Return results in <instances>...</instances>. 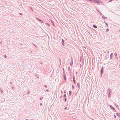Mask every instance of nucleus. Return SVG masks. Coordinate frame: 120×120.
Returning a JSON list of instances; mask_svg holds the SVG:
<instances>
[{"label": "nucleus", "mask_w": 120, "mask_h": 120, "mask_svg": "<svg viewBox=\"0 0 120 120\" xmlns=\"http://www.w3.org/2000/svg\"><path fill=\"white\" fill-rule=\"evenodd\" d=\"M93 26L95 28H97V26H96L95 25H93Z\"/></svg>", "instance_id": "9d476101"}, {"label": "nucleus", "mask_w": 120, "mask_h": 120, "mask_svg": "<svg viewBox=\"0 0 120 120\" xmlns=\"http://www.w3.org/2000/svg\"><path fill=\"white\" fill-rule=\"evenodd\" d=\"M30 9H31V10H32V11H33V8H31V7H30Z\"/></svg>", "instance_id": "dca6fc26"}, {"label": "nucleus", "mask_w": 120, "mask_h": 120, "mask_svg": "<svg viewBox=\"0 0 120 120\" xmlns=\"http://www.w3.org/2000/svg\"><path fill=\"white\" fill-rule=\"evenodd\" d=\"M66 100H67V99H66V98H65V99H64V101H65V102H66Z\"/></svg>", "instance_id": "cd10ccee"}, {"label": "nucleus", "mask_w": 120, "mask_h": 120, "mask_svg": "<svg viewBox=\"0 0 120 120\" xmlns=\"http://www.w3.org/2000/svg\"><path fill=\"white\" fill-rule=\"evenodd\" d=\"M97 11L98 12H99V13L100 12V11H99V10L98 9V10H97Z\"/></svg>", "instance_id": "c9c22d12"}, {"label": "nucleus", "mask_w": 120, "mask_h": 120, "mask_svg": "<svg viewBox=\"0 0 120 120\" xmlns=\"http://www.w3.org/2000/svg\"><path fill=\"white\" fill-rule=\"evenodd\" d=\"M62 41L63 42V43H64V40L63 39H62Z\"/></svg>", "instance_id": "bb28decb"}, {"label": "nucleus", "mask_w": 120, "mask_h": 120, "mask_svg": "<svg viewBox=\"0 0 120 120\" xmlns=\"http://www.w3.org/2000/svg\"><path fill=\"white\" fill-rule=\"evenodd\" d=\"M112 54H113V53H111L110 55V58L111 59H112Z\"/></svg>", "instance_id": "6e6552de"}, {"label": "nucleus", "mask_w": 120, "mask_h": 120, "mask_svg": "<svg viewBox=\"0 0 120 120\" xmlns=\"http://www.w3.org/2000/svg\"><path fill=\"white\" fill-rule=\"evenodd\" d=\"M74 87V85H73L72 86V88H73Z\"/></svg>", "instance_id": "4be33fe9"}, {"label": "nucleus", "mask_w": 120, "mask_h": 120, "mask_svg": "<svg viewBox=\"0 0 120 120\" xmlns=\"http://www.w3.org/2000/svg\"><path fill=\"white\" fill-rule=\"evenodd\" d=\"M61 93H63V92L62 91H61Z\"/></svg>", "instance_id": "49530a36"}, {"label": "nucleus", "mask_w": 120, "mask_h": 120, "mask_svg": "<svg viewBox=\"0 0 120 120\" xmlns=\"http://www.w3.org/2000/svg\"><path fill=\"white\" fill-rule=\"evenodd\" d=\"M36 19L38 20V21H39V22H42L43 23V22H41V19H38V18H36Z\"/></svg>", "instance_id": "39448f33"}, {"label": "nucleus", "mask_w": 120, "mask_h": 120, "mask_svg": "<svg viewBox=\"0 0 120 120\" xmlns=\"http://www.w3.org/2000/svg\"><path fill=\"white\" fill-rule=\"evenodd\" d=\"M64 80H66V76L65 75H64Z\"/></svg>", "instance_id": "0eeeda50"}, {"label": "nucleus", "mask_w": 120, "mask_h": 120, "mask_svg": "<svg viewBox=\"0 0 120 120\" xmlns=\"http://www.w3.org/2000/svg\"><path fill=\"white\" fill-rule=\"evenodd\" d=\"M63 71H64V68H63Z\"/></svg>", "instance_id": "603ef678"}, {"label": "nucleus", "mask_w": 120, "mask_h": 120, "mask_svg": "<svg viewBox=\"0 0 120 120\" xmlns=\"http://www.w3.org/2000/svg\"><path fill=\"white\" fill-rule=\"evenodd\" d=\"M116 116L115 115H114V118H116Z\"/></svg>", "instance_id": "c756f323"}, {"label": "nucleus", "mask_w": 120, "mask_h": 120, "mask_svg": "<svg viewBox=\"0 0 120 120\" xmlns=\"http://www.w3.org/2000/svg\"><path fill=\"white\" fill-rule=\"evenodd\" d=\"M104 22L105 24L107 26L108 25V24L105 21Z\"/></svg>", "instance_id": "a211bd4d"}, {"label": "nucleus", "mask_w": 120, "mask_h": 120, "mask_svg": "<svg viewBox=\"0 0 120 120\" xmlns=\"http://www.w3.org/2000/svg\"><path fill=\"white\" fill-rule=\"evenodd\" d=\"M0 42V43H2V42Z\"/></svg>", "instance_id": "8fccbe9b"}, {"label": "nucleus", "mask_w": 120, "mask_h": 120, "mask_svg": "<svg viewBox=\"0 0 120 120\" xmlns=\"http://www.w3.org/2000/svg\"><path fill=\"white\" fill-rule=\"evenodd\" d=\"M42 99H43V97H41V98H40V100H42Z\"/></svg>", "instance_id": "b1692460"}, {"label": "nucleus", "mask_w": 120, "mask_h": 120, "mask_svg": "<svg viewBox=\"0 0 120 120\" xmlns=\"http://www.w3.org/2000/svg\"><path fill=\"white\" fill-rule=\"evenodd\" d=\"M71 91H69V95H71Z\"/></svg>", "instance_id": "9b49d317"}, {"label": "nucleus", "mask_w": 120, "mask_h": 120, "mask_svg": "<svg viewBox=\"0 0 120 120\" xmlns=\"http://www.w3.org/2000/svg\"><path fill=\"white\" fill-rule=\"evenodd\" d=\"M26 120H28V119H26Z\"/></svg>", "instance_id": "09e8293b"}, {"label": "nucleus", "mask_w": 120, "mask_h": 120, "mask_svg": "<svg viewBox=\"0 0 120 120\" xmlns=\"http://www.w3.org/2000/svg\"><path fill=\"white\" fill-rule=\"evenodd\" d=\"M102 18L103 19H105L106 18H107V17H104V15L102 17Z\"/></svg>", "instance_id": "1a4fd4ad"}, {"label": "nucleus", "mask_w": 120, "mask_h": 120, "mask_svg": "<svg viewBox=\"0 0 120 120\" xmlns=\"http://www.w3.org/2000/svg\"><path fill=\"white\" fill-rule=\"evenodd\" d=\"M110 90H111L109 88L108 89V90H107V92H111V91H110Z\"/></svg>", "instance_id": "423d86ee"}, {"label": "nucleus", "mask_w": 120, "mask_h": 120, "mask_svg": "<svg viewBox=\"0 0 120 120\" xmlns=\"http://www.w3.org/2000/svg\"><path fill=\"white\" fill-rule=\"evenodd\" d=\"M44 86L46 87H47V86L46 85H45V86Z\"/></svg>", "instance_id": "58836bf2"}, {"label": "nucleus", "mask_w": 120, "mask_h": 120, "mask_svg": "<svg viewBox=\"0 0 120 120\" xmlns=\"http://www.w3.org/2000/svg\"><path fill=\"white\" fill-rule=\"evenodd\" d=\"M63 73H64V72H63Z\"/></svg>", "instance_id": "864d4df0"}, {"label": "nucleus", "mask_w": 120, "mask_h": 120, "mask_svg": "<svg viewBox=\"0 0 120 120\" xmlns=\"http://www.w3.org/2000/svg\"><path fill=\"white\" fill-rule=\"evenodd\" d=\"M10 83L11 84H12V82H10Z\"/></svg>", "instance_id": "a19ab883"}, {"label": "nucleus", "mask_w": 120, "mask_h": 120, "mask_svg": "<svg viewBox=\"0 0 120 120\" xmlns=\"http://www.w3.org/2000/svg\"><path fill=\"white\" fill-rule=\"evenodd\" d=\"M106 31H109V30L108 29H107L106 30Z\"/></svg>", "instance_id": "473e14b6"}, {"label": "nucleus", "mask_w": 120, "mask_h": 120, "mask_svg": "<svg viewBox=\"0 0 120 120\" xmlns=\"http://www.w3.org/2000/svg\"><path fill=\"white\" fill-rule=\"evenodd\" d=\"M102 68H103V67H102V68L101 69V75H102V74L103 72V69Z\"/></svg>", "instance_id": "7ed1b4c3"}, {"label": "nucleus", "mask_w": 120, "mask_h": 120, "mask_svg": "<svg viewBox=\"0 0 120 120\" xmlns=\"http://www.w3.org/2000/svg\"><path fill=\"white\" fill-rule=\"evenodd\" d=\"M4 57L5 58L7 57V56L6 55H5Z\"/></svg>", "instance_id": "e433bc0d"}, {"label": "nucleus", "mask_w": 120, "mask_h": 120, "mask_svg": "<svg viewBox=\"0 0 120 120\" xmlns=\"http://www.w3.org/2000/svg\"><path fill=\"white\" fill-rule=\"evenodd\" d=\"M75 76L74 75L73 76V80H75Z\"/></svg>", "instance_id": "2eb2a0df"}, {"label": "nucleus", "mask_w": 120, "mask_h": 120, "mask_svg": "<svg viewBox=\"0 0 120 120\" xmlns=\"http://www.w3.org/2000/svg\"><path fill=\"white\" fill-rule=\"evenodd\" d=\"M109 92V95L110 94V92Z\"/></svg>", "instance_id": "c03bdc74"}, {"label": "nucleus", "mask_w": 120, "mask_h": 120, "mask_svg": "<svg viewBox=\"0 0 120 120\" xmlns=\"http://www.w3.org/2000/svg\"><path fill=\"white\" fill-rule=\"evenodd\" d=\"M66 95L65 94H64V97L65 98L66 97Z\"/></svg>", "instance_id": "f3484780"}, {"label": "nucleus", "mask_w": 120, "mask_h": 120, "mask_svg": "<svg viewBox=\"0 0 120 120\" xmlns=\"http://www.w3.org/2000/svg\"><path fill=\"white\" fill-rule=\"evenodd\" d=\"M119 114V113H116V115H117V116H118V114Z\"/></svg>", "instance_id": "79ce46f5"}, {"label": "nucleus", "mask_w": 120, "mask_h": 120, "mask_svg": "<svg viewBox=\"0 0 120 120\" xmlns=\"http://www.w3.org/2000/svg\"><path fill=\"white\" fill-rule=\"evenodd\" d=\"M64 43H63H63H62V44L63 45V46H64L65 45H64Z\"/></svg>", "instance_id": "7c9ffc66"}, {"label": "nucleus", "mask_w": 120, "mask_h": 120, "mask_svg": "<svg viewBox=\"0 0 120 120\" xmlns=\"http://www.w3.org/2000/svg\"><path fill=\"white\" fill-rule=\"evenodd\" d=\"M110 108L114 111H115V108L113 107L111 105H110Z\"/></svg>", "instance_id": "20e7f679"}, {"label": "nucleus", "mask_w": 120, "mask_h": 120, "mask_svg": "<svg viewBox=\"0 0 120 120\" xmlns=\"http://www.w3.org/2000/svg\"><path fill=\"white\" fill-rule=\"evenodd\" d=\"M30 93V91H29V90L26 93V94H29Z\"/></svg>", "instance_id": "ddd939ff"}, {"label": "nucleus", "mask_w": 120, "mask_h": 120, "mask_svg": "<svg viewBox=\"0 0 120 120\" xmlns=\"http://www.w3.org/2000/svg\"><path fill=\"white\" fill-rule=\"evenodd\" d=\"M117 54L115 52L114 53V55L115 56H117Z\"/></svg>", "instance_id": "4468645a"}, {"label": "nucleus", "mask_w": 120, "mask_h": 120, "mask_svg": "<svg viewBox=\"0 0 120 120\" xmlns=\"http://www.w3.org/2000/svg\"><path fill=\"white\" fill-rule=\"evenodd\" d=\"M73 81L74 82V84H75V80H73Z\"/></svg>", "instance_id": "5701e85b"}, {"label": "nucleus", "mask_w": 120, "mask_h": 120, "mask_svg": "<svg viewBox=\"0 0 120 120\" xmlns=\"http://www.w3.org/2000/svg\"><path fill=\"white\" fill-rule=\"evenodd\" d=\"M67 109V107H65L64 108V109Z\"/></svg>", "instance_id": "aec40b11"}, {"label": "nucleus", "mask_w": 120, "mask_h": 120, "mask_svg": "<svg viewBox=\"0 0 120 120\" xmlns=\"http://www.w3.org/2000/svg\"><path fill=\"white\" fill-rule=\"evenodd\" d=\"M100 14V15H102V14L101 13V12H100L99 13Z\"/></svg>", "instance_id": "6ab92c4d"}, {"label": "nucleus", "mask_w": 120, "mask_h": 120, "mask_svg": "<svg viewBox=\"0 0 120 120\" xmlns=\"http://www.w3.org/2000/svg\"><path fill=\"white\" fill-rule=\"evenodd\" d=\"M47 25L48 26H50V25L48 23H47Z\"/></svg>", "instance_id": "a878e982"}, {"label": "nucleus", "mask_w": 120, "mask_h": 120, "mask_svg": "<svg viewBox=\"0 0 120 120\" xmlns=\"http://www.w3.org/2000/svg\"><path fill=\"white\" fill-rule=\"evenodd\" d=\"M77 86L78 87L79 86V84L78 83H77Z\"/></svg>", "instance_id": "ea45409f"}, {"label": "nucleus", "mask_w": 120, "mask_h": 120, "mask_svg": "<svg viewBox=\"0 0 120 120\" xmlns=\"http://www.w3.org/2000/svg\"><path fill=\"white\" fill-rule=\"evenodd\" d=\"M73 59H71V62L70 63V65L71 66H72V65L73 63Z\"/></svg>", "instance_id": "f03ea898"}, {"label": "nucleus", "mask_w": 120, "mask_h": 120, "mask_svg": "<svg viewBox=\"0 0 120 120\" xmlns=\"http://www.w3.org/2000/svg\"><path fill=\"white\" fill-rule=\"evenodd\" d=\"M119 32H120V30H119Z\"/></svg>", "instance_id": "3c124183"}, {"label": "nucleus", "mask_w": 120, "mask_h": 120, "mask_svg": "<svg viewBox=\"0 0 120 120\" xmlns=\"http://www.w3.org/2000/svg\"><path fill=\"white\" fill-rule=\"evenodd\" d=\"M68 70H69V69L70 68H69V67H68Z\"/></svg>", "instance_id": "de8ad7c7"}, {"label": "nucleus", "mask_w": 120, "mask_h": 120, "mask_svg": "<svg viewBox=\"0 0 120 120\" xmlns=\"http://www.w3.org/2000/svg\"><path fill=\"white\" fill-rule=\"evenodd\" d=\"M114 104L116 106V107L117 108H118V105H116L115 103H114Z\"/></svg>", "instance_id": "f8f14e48"}, {"label": "nucleus", "mask_w": 120, "mask_h": 120, "mask_svg": "<svg viewBox=\"0 0 120 120\" xmlns=\"http://www.w3.org/2000/svg\"><path fill=\"white\" fill-rule=\"evenodd\" d=\"M40 105H42V103H40Z\"/></svg>", "instance_id": "f704fd0d"}, {"label": "nucleus", "mask_w": 120, "mask_h": 120, "mask_svg": "<svg viewBox=\"0 0 120 120\" xmlns=\"http://www.w3.org/2000/svg\"><path fill=\"white\" fill-rule=\"evenodd\" d=\"M45 90L47 91V92H48L49 91V90L48 89H46Z\"/></svg>", "instance_id": "c85d7f7f"}, {"label": "nucleus", "mask_w": 120, "mask_h": 120, "mask_svg": "<svg viewBox=\"0 0 120 120\" xmlns=\"http://www.w3.org/2000/svg\"><path fill=\"white\" fill-rule=\"evenodd\" d=\"M11 88L12 89H13L14 88V87H13L12 86L11 87Z\"/></svg>", "instance_id": "4c0bfd02"}, {"label": "nucleus", "mask_w": 120, "mask_h": 120, "mask_svg": "<svg viewBox=\"0 0 120 120\" xmlns=\"http://www.w3.org/2000/svg\"><path fill=\"white\" fill-rule=\"evenodd\" d=\"M36 76L37 77V78L38 79L39 78V77L38 76Z\"/></svg>", "instance_id": "37998d69"}, {"label": "nucleus", "mask_w": 120, "mask_h": 120, "mask_svg": "<svg viewBox=\"0 0 120 120\" xmlns=\"http://www.w3.org/2000/svg\"><path fill=\"white\" fill-rule=\"evenodd\" d=\"M1 90V93L2 94H3V92L2 91V90Z\"/></svg>", "instance_id": "393cba45"}, {"label": "nucleus", "mask_w": 120, "mask_h": 120, "mask_svg": "<svg viewBox=\"0 0 120 120\" xmlns=\"http://www.w3.org/2000/svg\"><path fill=\"white\" fill-rule=\"evenodd\" d=\"M112 0H110L108 2H111V1H112Z\"/></svg>", "instance_id": "412c9836"}, {"label": "nucleus", "mask_w": 120, "mask_h": 120, "mask_svg": "<svg viewBox=\"0 0 120 120\" xmlns=\"http://www.w3.org/2000/svg\"><path fill=\"white\" fill-rule=\"evenodd\" d=\"M108 97L109 98V97H110V96L109 95Z\"/></svg>", "instance_id": "a18cd8bd"}, {"label": "nucleus", "mask_w": 120, "mask_h": 120, "mask_svg": "<svg viewBox=\"0 0 120 120\" xmlns=\"http://www.w3.org/2000/svg\"><path fill=\"white\" fill-rule=\"evenodd\" d=\"M100 0H95L93 1L96 4H98L99 3H100Z\"/></svg>", "instance_id": "f257e3e1"}, {"label": "nucleus", "mask_w": 120, "mask_h": 120, "mask_svg": "<svg viewBox=\"0 0 120 120\" xmlns=\"http://www.w3.org/2000/svg\"><path fill=\"white\" fill-rule=\"evenodd\" d=\"M19 14L21 15H22V14L21 13H20Z\"/></svg>", "instance_id": "72a5a7b5"}, {"label": "nucleus", "mask_w": 120, "mask_h": 120, "mask_svg": "<svg viewBox=\"0 0 120 120\" xmlns=\"http://www.w3.org/2000/svg\"><path fill=\"white\" fill-rule=\"evenodd\" d=\"M66 90H64V93H66Z\"/></svg>", "instance_id": "2f4dec72"}]
</instances>
